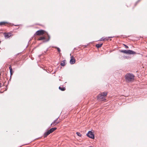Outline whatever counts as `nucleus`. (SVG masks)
Masks as SVG:
<instances>
[{"instance_id": "nucleus-3", "label": "nucleus", "mask_w": 147, "mask_h": 147, "mask_svg": "<svg viewBox=\"0 0 147 147\" xmlns=\"http://www.w3.org/2000/svg\"><path fill=\"white\" fill-rule=\"evenodd\" d=\"M121 52L127 54H136V52L132 51L129 50H121L120 51Z\"/></svg>"}, {"instance_id": "nucleus-6", "label": "nucleus", "mask_w": 147, "mask_h": 147, "mask_svg": "<svg viewBox=\"0 0 147 147\" xmlns=\"http://www.w3.org/2000/svg\"><path fill=\"white\" fill-rule=\"evenodd\" d=\"M86 135L88 137L94 139V137L93 133L91 131H89Z\"/></svg>"}, {"instance_id": "nucleus-14", "label": "nucleus", "mask_w": 147, "mask_h": 147, "mask_svg": "<svg viewBox=\"0 0 147 147\" xmlns=\"http://www.w3.org/2000/svg\"><path fill=\"white\" fill-rule=\"evenodd\" d=\"M9 69L10 70V75L11 76L13 75V70L11 67V65H10L9 67Z\"/></svg>"}, {"instance_id": "nucleus-15", "label": "nucleus", "mask_w": 147, "mask_h": 147, "mask_svg": "<svg viewBox=\"0 0 147 147\" xmlns=\"http://www.w3.org/2000/svg\"><path fill=\"white\" fill-rule=\"evenodd\" d=\"M102 45V43H100V44H97L96 45V47L97 48H99L100 47H101Z\"/></svg>"}, {"instance_id": "nucleus-16", "label": "nucleus", "mask_w": 147, "mask_h": 147, "mask_svg": "<svg viewBox=\"0 0 147 147\" xmlns=\"http://www.w3.org/2000/svg\"><path fill=\"white\" fill-rule=\"evenodd\" d=\"M59 90L62 91H64L66 89L65 87L61 86L59 87Z\"/></svg>"}, {"instance_id": "nucleus-25", "label": "nucleus", "mask_w": 147, "mask_h": 147, "mask_svg": "<svg viewBox=\"0 0 147 147\" xmlns=\"http://www.w3.org/2000/svg\"><path fill=\"white\" fill-rule=\"evenodd\" d=\"M137 4V3H136V5Z\"/></svg>"}, {"instance_id": "nucleus-4", "label": "nucleus", "mask_w": 147, "mask_h": 147, "mask_svg": "<svg viewBox=\"0 0 147 147\" xmlns=\"http://www.w3.org/2000/svg\"><path fill=\"white\" fill-rule=\"evenodd\" d=\"M49 37V39H47L46 36L45 35H43L42 36L40 37L38 39V40H44V42H45L47 41H48L50 39V37L48 35Z\"/></svg>"}, {"instance_id": "nucleus-18", "label": "nucleus", "mask_w": 147, "mask_h": 147, "mask_svg": "<svg viewBox=\"0 0 147 147\" xmlns=\"http://www.w3.org/2000/svg\"><path fill=\"white\" fill-rule=\"evenodd\" d=\"M106 39V38H105L104 37H102L101 39H100V40H99V41H104Z\"/></svg>"}, {"instance_id": "nucleus-21", "label": "nucleus", "mask_w": 147, "mask_h": 147, "mask_svg": "<svg viewBox=\"0 0 147 147\" xmlns=\"http://www.w3.org/2000/svg\"><path fill=\"white\" fill-rule=\"evenodd\" d=\"M113 37H112V36H111V37H107L106 38V40H109V38H112Z\"/></svg>"}, {"instance_id": "nucleus-5", "label": "nucleus", "mask_w": 147, "mask_h": 147, "mask_svg": "<svg viewBox=\"0 0 147 147\" xmlns=\"http://www.w3.org/2000/svg\"><path fill=\"white\" fill-rule=\"evenodd\" d=\"M45 32V31L43 30H39L37 31L35 34V35H41L43 34Z\"/></svg>"}, {"instance_id": "nucleus-17", "label": "nucleus", "mask_w": 147, "mask_h": 147, "mask_svg": "<svg viewBox=\"0 0 147 147\" xmlns=\"http://www.w3.org/2000/svg\"><path fill=\"white\" fill-rule=\"evenodd\" d=\"M50 134L49 133V132L48 131L45 132L44 134V137L46 138V137L47 136L49 135Z\"/></svg>"}, {"instance_id": "nucleus-13", "label": "nucleus", "mask_w": 147, "mask_h": 147, "mask_svg": "<svg viewBox=\"0 0 147 147\" xmlns=\"http://www.w3.org/2000/svg\"><path fill=\"white\" fill-rule=\"evenodd\" d=\"M66 60H63L61 61V65L62 66H64L66 64L65 63Z\"/></svg>"}, {"instance_id": "nucleus-20", "label": "nucleus", "mask_w": 147, "mask_h": 147, "mask_svg": "<svg viewBox=\"0 0 147 147\" xmlns=\"http://www.w3.org/2000/svg\"><path fill=\"white\" fill-rule=\"evenodd\" d=\"M55 48L57 49V50L59 52V53L60 52L61 50H60V49L59 48L56 47H55Z\"/></svg>"}, {"instance_id": "nucleus-12", "label": "nucleus", "mask_w": 147, "mask_h": 147, "mask_svg": "<svg viewBox=\"0 0 147 147\" xmlns=\"http://www.w3.org/2000/svg\"><path fill=\"white\" fill-rule=\"evenodd\" d=\"M59 121L57 120V119L55 120L51 124V125H56L57 124L59 123Z\"/></svg>"}, {"instance_id": "nucleus-9", "label": "nucleus", "mask_w": 147, "mask_h": 147, "mask_svg": "<svg viewBox=\"0 0 147 147\" xmlns=\"http://www.w3.org/2000/svg\"><path fill=\"white\" fill-rule=\"evenodd\" d=\"M56 127H53L50 129L48 131L49 132V134L52 133L55 130L57 129Z\"/></svg>"}, {"instance_id": "nucleus-23", "label": "nucleus", "mask_w": 147, "mask_h": 147, "mask_svg": "<svg viewBox=\"0 0 147 147\" xmlns=\"http://www.w3.org/2000/svg\"><path fill=\"white\" fill-rule=\"evenodd\" d=\"M137 4V3H136V5Z\"/></svg>"}, {"instance_id": "nucleus-22", "label": "nucleus", "mask_w": 147, "mask_h": 147, "mask_svg": "<svg viewBox=\"0 0 147 147\" xmlns=\"http://www.w3.org/2000/svg\"><path fill=\"white\" fill-rule=\"evenodd\" d=\"M124 45L125 46V48L128 49L129 48L128 47V46H127V45H124Z\"/></svg>"}, {"instance_id": "nucleus-19", "label": "nucleus", "mask_w": 147, "mask_h": 147, "mask_svg": "<svg viewBox=\"0 0 147 147\" xmlns=\"http://www.w3.org/2000/svg\"><path fill=\"white\" fill-rule=\"evenodd\" d=\"M76 134L77 135L79 136H81V134H80V132H77L76 133Z\"/></svg>"}, {"instance_id": "nucleus-24", "label": "nucleus", "mask_w": 147, "mask_h": 147, "mask_svg": "<svg viewBox=\"0 0 147 147\" xmlns=\"http://www.w3.org/2000/svg\"><path fill=\"white\" fill-rule=\"evenodd\" d=\"M137 4V3H136V5Z\"/></svg>"}, {"instance_id": "nucleus-1", "label": "nucleus", "mask_w": 147, "mask_h": 147, "mask_svg": "<svg viewBox=\"0 0 147 147\" xmlns=\"http://www.w3.org/2000/svg\"><path fill=\"white\" fill-rule=\"evenodd\" d=\"M135 76L132 74L129 73L126 74L125 76V79L126 82H129L133 81Z\"/></svg>"}, {"instance_id": "nucleus-10", "label": "nucleus", "mask_w": 147, "mask_h": 147, "mask_svg": "<svg viewBox=\"0 0 147 147\" xmlns=\"http://www.w3.org/2000/svg\"><path fill=\"white\" fill-rule=\"evenodd\" d=\"M56 127H53L50 129L48 131L49 132V134L52 133L55 130L57 129Z\"/></svg>"}, {"instance_id": "nucleus-7", "label": "nucleus", "mask_w": 147, "mask_h": 147, "mask_svg": "<svg viewBox=\"0 0 147 147\" xmlns=\"http://www.w3.org/2000/svg\"><path fill=\"white\" fill-rule=\"evenodd\" d=\"M4 36L6 38H9L11 36L12 34L11 33H4L3 34Z\"/></svg>"}, {"instance_id": "nucleus-11", "label": "nucleus", "mask_w": 147, "mask_h": 147, "mask_svg": "<svg viewBox=\"0 0 147 147\" xmlns=\"http://www.w3.org/2000/svg\"><path fill=\"white\" fill-rule=\"evenodd\" d=\"M9 24L8 22H0V26L3 25L6 26L7 25H9Z\"/></svg>"}, {"instance_id": "nucleus-2", "label": "nucleus", "mask_w": 147, "mask_h": 147, "mask_svg": "<svg viewBox=\"0 0 147 147\" xmlns=\"http://www.w3.org/2000/svg\"><path fill=\"white\" fill-rule=\"evenodd\" d=\"M107 94V92H103L99 94L97 96V99L98 100L103 101L106 100L105 98L106 97Z\"/></svg>"}, {"instance_id": "nucleus-8", "label": "nucleus", "mask_w": 147, "mask_h": 147, "mask_svg": "<svg viewBox=\"0 0 147 147\" xmlns=\"http://www.w3.org/2000/svg\"><path fill=\"white\" fill-rule=\"evenodd\" d=\"M71 59L70 61V63L71 64H74L76 62L75 59H74L73 56H71Z\"/></svg>"}]
</instances>
